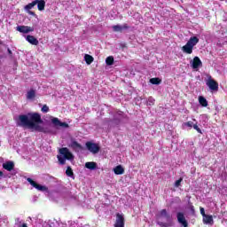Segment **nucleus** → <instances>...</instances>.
Listing matches in <instances>:
<instances>
[{"instance_id":"f257e3e1","label":"nucleus","mask_w":227,"mask_h":227,"mask_svg":"<svg viewBox=\"0 0 227 227\" xmlns=\"http://www.w3.org/2000/svg\"><path fill=\"white\" fill-rule=\"evenodd\" d=\"M14 121L17 127L30 129V130H35V132H45V128L40 125V123H43L42 114L37 112H28L27 114L15 115Z\"/></svg>"},{"instance_id":"f03ea898","label":"nucleus","mask_w":227,"mask_h":227,"mask_svg":"<svg viewBox=\"0 0 227 227\" xmlns=\"http://www.w3.org/2000/svg\"><path fill=\"white\" fill-rule=\"evenodd\" d=\"M108 114L111 118L103 119V125L107 126L108 132L113 130V129L120 130V127H125L130 121L129 115L120 109H110L108 110Z\"/></svg>"},{"instance_id":"7ed1b4c3","label":"nucleus","mask_w":227,"mask_h":227,"mask_svg":"<svg viewBox=\"0 0 227 227\" xmlns=\"http://www.w3.org/2000/svg\"><path fill=\"white\" fill-rule=\"evenodd\" d=\"M15 52H17V48L13 45H8L3 43V41L0 40V58L1 54H4L5 58H9V59H12L13 61V70H15L18 67L17 60L15 59Z\"/></svg>"},{"instance_id":"20e7f679","label":"nucleus","mask_w":227,"mask_h":227,"mask_svg":"<svg viewBox=\"0 0 227 227\" xmlns=\"http://www.w3.org/2000/svg\"><path fill=\"white\" fill-rule=\"evenodd\" d=\"M57 159L60 166H65V164H67V160H70L72 162V160L75 159V156L74 153H72L68 147H61L59 150V155L57 156Z\"/></svg>"},{"instance_id":"39448f33","label":"nucleus","mask_w":227,"mask_h":227,"mask_svg":"<svg viewBox=\"0 0 227 227\" xmlns=\"http://www.w3.org/2000/svg\"><path fill=\"white\" fill-rule=\"evenodd\" d=\"M198 43H200V37H198V35L191 36L181 50L183 51L184 54H192V51H194V47H196Z\"/></svg>"},{"instance_id":"423d86ee","label":"nucleus","mask_w":227,"mask_h":227,"mask_svg":"<svg viewBox=\"0 0 227 227\" xmlns=\"http://www.w3.org/2000/svg\"><path fill=\"white\" fill-rule=\"evenodd\" d=\"M28 184L34 187V189H36L37 191H40V192H49V188L46 185L40 184L36 183V181L33 180V178L27 176V174L20 175Z\"/></svg>"},{"instance_id":"0eeeda50","label":"nucleus","mask_w":227,"mask_h":227,"mask_svg":"<svg viewBox=\"0 0 227 227\" xmlns=\"http://www.w3.org/2000/svg\"><path fill=\"white\" fill-rule=\"evenodd\" d=\"M206 86H207L210 93H217L219 91V83L212 75L207 74V79H205Z\"/></svg>"},{"instance_id":"6e6552de","label":"nucleus","mask_w":227,"mask_h":227,"mask_svg":"<svg viewBox=\"0 0 227 227\" xmlns=\"http://www.w3.org/2000/svg\"><path fill=\"white\" fill-rule=\"evenodd\" d=\"M156 217V223H162V221H166V223H171L173 221V218H171V215L168 212V209H161L157 212L155 215Z\"/></svg>"},{"instance_id":"1a4fd4ad","label":"nucleus","mask_w":227,"mask_h":227,"mask_svg":"<svg viewBox=\"0 0 227 227\" xmlns=\"http://www.w3.org/2000/svg\"><path fill=\"white\" fill-rule=\"evenodd\" d=\"M3 169H5V171H8L7 175H11L12 176H15L17 173H19V168H15V162L12 160H7L2 164Z\"/></svg>"},{"instance_id":"9d476101","label":"nucleus","mask_w":227,"mask_h":227,"mask_svg":"<svg viewBox=\"0 0 227 227\" xmlns=\"http://www.w3.org/2000/svg\"><path fill=\"white\" fill-rule=\"evenodd\" d=\"M51 123L54 129L59 130V129H70V125L67 122H63L58 117H51Z\"/></svg>"},{"instance_id":"9b49d317","label":"nucleus","mask_w":227,"mask_h":227,"mask_svg":"<svg viewBox=\"0 0 227 227\" xmlns=\"http://www.w3.org/2000/svg\"><path fill=\"white\" fill-rule=\"evenodd\" d=\"M67 146L76 153H79V152H82V150H84V146H82V145L77 142V140L74 137L70 138Z\"/></svg>"},{"instance_id":"f8f14e48","label":"nucleus","mask_w":227,"mask_h":227,"mask_svg":"<svg viewBox=\"0 0 227 227\" xmlns=\"http://www.w3.org/2000/svg\"><path fill=\"white\" fill-rule=\"evenodd\" d=\"M85 148L88 150V152H90V153H93L94 155H97L101 150L100 144L94 143L93 141H87L85 143Z\"/></svg>"},{"instance_id":"ddd939ff","label":"nucleus","mask_w":227,"mask_h":227,"mask_svg":"<svg viewBox=\"0 0 227 227\" xmlns=\"http://www.w3.org/2000/svg\"><path fill=\"white\" fill-rule=\"evenodd\" d=\"M176 217L178 224H180V227H189V221H187V218H185V213L178 211L176 214Z\"/></svg>"},{"instance_id":"4468645a","label":"nucleus","mask_w":227,"mask_h":227,"mask_svg":"<svg viewBox=\"0 0 227 227\" xmlns=\"http://www.w3.org/2000/svg\"><path fill=\"white\" fill-rule=\"evenodd\" d=\"M190 66L194 72H198L200 68L203 67V62L201 61V59H200V57L195 56L193 59L190 60Z\"/></svg>"},{"instance_id":"2eb2a0df","label":"nucleus","mask_w":227,"mask_h":227,"mask_svg":"<svg viewBox=\"0 0 227 227\" xmlns=\"http://www.w3.org/2000/svg\"><path fill=\"white\" fill-rule=\"evenodd\" d=\"M114 227H125V215L123 213H116Z\"/></svg>"},{"instance_id":"dca6fc26","label":"nucleus","mask_w":227,"mask_h":227,"mask_svg":"<svg viewBox=\"0 0 227 227\" xmlns=\"http://www.w3.org/2000/svg\"><path fill=\"white\" fill-rule=\"evenodd\" d=\"M16 31L19 33H22V35H29V33H33L35 31V27L24 25H19L16 27Z\"/></svg>"},{"instance_id":"f3484780","label":"nucleus","mask_w":227,"mask_h":227,"mask_svg":"<svg viewBox=\"0 0 227 227\" xmlns=\"http://www.w3.org/2000/svg\"><path fill=\"white\" fill-rule=\"evenodd\" d=\"M38 223H40V224H42L43 227H59V223L56 220H47L44 221L43 220H38Z\"/></svg>"},{"instance_id":"a211bd4d","label":"nucleus","mask_w":227,"mask_h":227,"mask_svg":"<svg viewBox=\"0 0 227 227\" xmlns=\"http://www.w3.org/2000/svg\"><path fill=\"white\" fill-rule=\"evenodd\" d=\"M112 29L114 33H122L123 31H127V29H130L129 24L124 23L123 25H114Z\"/></svg>"},{"instance_id":"6ab92c4d","label":"nucleus","mask_w":227,"mask_h":227,"mask_svg":"<svg viewBox=\"0 0 227 227\" xmlns=\"http://www.w3.org/2000/svg\"><path fill=\"white\" fill-rule=\"evenodd\" d=\"M96 212H98L99 215H104V214H107L109 212V205L102 203L96 208Z\"/></svg>"},{"instance_id":"aec40b11","label":"nucleus","mask_w":227,"mask_h":227,"mask_svg":"<svg viewBox=\"0 0 227 227\" xmlns=\"http://www.w3.org/2000/svg\"><path fill=\"white\" fill-rule=\"evenodd\" d=\"M85 168L86 169H90V171H97V169H100V168H98V164L95 161H87L85 163Z\"/></svg>"},{"instance_id":"412c9836","label":"nucleus","mask_w":227,"mask_h":227,"mask_svg":"<svg viewBox=\"0 0 227 227\" xmlns=\"http://www.w3.org/2000/svg\"><path fill=\"white\" fill-rule=\"evenodd\" d=\"M24 37L28 42V43H30V45H38V43H40V42L36 37H35V35H24Z\"/></svg>"},{"instance_id":"4be33fe9","label":"nucleus","mask_w":227,"mask_h":227,"mask_svg":"<svg viewBox=\"0 0 227 227\" xmlns=\"http://www.w3.org/2000/svg\"><path fill=\"white\" fill-rule=\"evenodd\" d=\"M114 175H123L125 173V168L123 165H117L113 168Z\"/></svg>"},{"instance_id":"5701e85b","label":"nucleus","mask_w":227,"mask_h":227,"mask_svg":"<svg viewBox=\"0 0 227 227\" xmlns=\"http://www.w3.org/2000/svg\"><path fill=\"white\" fill-rule=\"evenodd\" d=\"M199 104L201 107H208V100L204 96H199Z\"/></svg>"},{"instance_id":"b1692460","label":"nucleus","mask_w":227,"mask_h":227,"mask_svg":"<svg viewBox=\"0 0 227 227\" xmlns=\"http://www.w3.org/2000/svg\"><path fill=\"white\" fill-rule=\"evenodd\" d=\"M186 208L190 211V215H192V217H196V209H194V206L192 205V202H191V200H188Z\"/></svg>"},{"instance_id":"393cba45","label":"nucleus","mask_w":227,"mask_h":227,"mask_svg":"<svg viewBox=\"0 0 227 227\" xmlns=\"http://www.w3.org/2000/svg\"><path fill=\"white\" fill-rule=\"evenodd\" d=\"M35 97H36V90L35 89H30L27 92V100H34V98H35Z\"/></svg>"},{"instance_id":"a878e982","label":"nucleus","mask_w":227,"mask_h":227,"mask_svg":"<svg viewBox=\"0 0 227 227\" xmlns=\"http://www.w3.org/2000/svg\"><path fill=\"white\" fill-rule=\"evenodd\" d=\"M204 224H214V217L210 215H206L203 216Z\"/></svg>"},{"instance_id":"bb28decb","label":"nucleus","mask_w":227,"mask_h":227,"mask_svg":"<svg viewBox=\"0 0 227 227\" xmlns=\"http://www.w3.org/2000/svg\"><path fill=\"white\" fill-rule=\"evenodd\" d=\"M37 4V10L39 12H43L45 10V0H35Z\"/></svg>"},{"instance_id":"cd10ccee","label":"nucleus","mask_w":227,"mask_h":227,"mask_svg":"<svg viewBox=\"0 0 227 227\" xmlns=\"http://www.w3.org/2000/svg\"><path fill=\"white\" fill-rule=\"evenodd\" d=\"M149 82L151 84H153L154 86H159V84H161L162 79H160L159 77L150 78Z\"/></svg>"},{"instance_id":"c85d7f7f","label":"nucleus","mask_w":227,"mask_h":227,"mask_svg":"<svg viewBox=\"0 0 227 227\" xmlns=\"http://www.w3.org/2000/svg\"><path fill=\"white\" fill-rule=\"evenodd\" d=\"M35 6H36L35 0H34L31 3L27 4V5H25L24 10H25V12H29V11L33 10V8H35Z\"/></svg>"},{"instance_id":"c756f323","label":"nucleus","mask_w":227,"mask_h":227,"mask_svg":"<svg viewBox=\"0 0 227 227\" xmlns=\"http://www.w3.org/2000/svg\"><path fill=\"white\" fill-rule=\"evenodd\" d=\"M83 59H84L85 63H87V65H91L95 59L93 58V56H91L90 54H85L83 57Z\"/></svg>"},{"instance_id":"7c9ffc66","label":"nucleus","mask_w":227,"mask_h":227,"mask_svg":"<svg viewBox=\"0 0 227 227\" xmlns=\"http://www.w3.org/2000/svg\"><path fill=\"white\" fill-rule=\"evenodd\" d=\"M106 67H113V65H114V56H108L106 59Z\"/></svg>"},{"instance_id":"2f4dec72","label":"nucleus","mask_w":227,"mask_h":227,"mask_svg":"<svg viewBox=\"0 0 227 227\" xmlns=\"http://www.w3.org/2000/svg\"><path fill=\"white\" fill-rule=\"evenodd\" d=\"M53 198H55V201H59L61 200H65V196L59 192H53L52 193Z\"/></svg>"},{"instance_id":"473e14b6","label":"nucleus","mask_w":227,"mask_h":227,"mask_svg":"<svg viewBox=\"0 0 227 227\" xmlns=\"http://www.w3.org/2000/svg\"><path fill=\"white\" fill-rule=\"evenodd\" d=\"M67 176H69L70 178H74V170H72V167L68 166L66 170Z\"/></svg>"},{"instance_id":"72a5a7b5","label":"nucleus","mask_w":227,"mask_h":227,"mask_svg":"<svg viewBox=\"0 0 227 227\" xmlns=\"http://www.w3.org/2000/svg\"><path fill=\"white\" fill-rule=\"evenodd\" d=\"M182 182H184V177H179L177 180L175 181L174 187H176V189H178L182 186Z\"/></svg>"},{"instance_id":"f704fd0d","label":"nucleus","mask_w":227,"mask_h":227,"mask_svg":"<svg viewBox=\"0 0 227 227\" xmlns=\"http://www.w3.org/2000/svg\"><path fill=\"white\" fill-rule=\"evenodd\" d=\"M146 104L147 106H154L155 98H153V97H149L146 100Z\"/></svg>"},{"instance_id":"c9c22d12","label":"nucleus","mask_w":227,"mask_h":227,"mask_svg":"<svg viewBox=\"0 0 227 227\" xmlns=\"http://www.w3.org/2000/svg\"><path fill=\"white\" fill-rule=\"evenodd\" d=\"M200 121H202V123H208V115L204 114L200 115Z\"/></svg>"},{"instance_id":"e433bc0d","label":"nucleus","mask_w":227,"mask_h":227,"mask_svg":"<svg viewBox=\"0 0 227 227\" xmlns=\"http://www.w3.org/2000/svg\"><path fill=\"white\" fill-rule=\"evenodd\" d=\"M3 178H12V175H8V173L0 170V180H3Z\"/></svg>"},{"instance_id":"4c0bfd02","label":"nucleus","mask_w":227,"mask_h":227,"mask_svg":"<svg viewBox=\"0 0 227 227\" xmlns=\"http://www.w3.org/2000/svg\"><path fill=\"white\" fill-rule=\"evenodd\" d=\"M156 224H158V226H160V227H169L170 226V224H169V223H165V222H158V223H156Z\"/></svg>"},{"instance_id":"58836bf2","label":"nucleus","mask_w":227,"mask_h":227,"mask_svg":"<svg viewBox=\"0 0 227 227\" xmlns=\"http://www.w3.org/2000/svg\"><path fill=\"white\" fill-rule=\"evenodd\" d=\"M198 122H196L195 124H193V129H194V130H197V132L199 133V134H203V131H201V129L200 128V126H198V124H197Z\"/></svg>"},{"instance_id":"ea45409f","label":"nucleus","mask_w":227,"mask_h":227,"mask_svg":"<svg viewBox=\"0 0 227 227\" xmlns=\"http://www.w3.org/2000/svg\"><path fill=\"white\" fill-rule=\"evenodd\" d=\"M42 113L47 114L50 111V108L47 105H43L41 108Z\"/></svg>"},{"instance_id":"a19ab883","label":"nucleus","mask_w":227,"mask_h":227,"mask_svg":"<svg viewBox=\"0 0 227 227\" xmlns=\"http://www.w3.org/2000/svg\"><path fill=\"white\" fill-rule=\"evenodd\" d=\"M183 125L184 127H188L189 129H192V127L194 126V122L190 121L184 122Z\"/></svg>"},{"instance_id":"79ce46f5","label":"nucleus","mask_w":227,"mask_h":227,"mask_svg":"<svg viewBox=\"0 0 227 227\" xmlns=\"http://www.w3.org/2000/svg\"><path fill=\"white\" fill-rule=\"evenodd\" d=\"M218 192H219V194H226V192H227V188L224 187V186H223L222 188L219 187V188H218Z\"/></svg>"},{"instance_id":"37998d69","label":"nucleus","mask_w":227,"mask_h":227,"mask_svg":"<svg viewBox=\"0 0 227 227\" xmlns=\"http://www.w3.org/2000/svg\"><path fill=\"white\" fill-rule=\"evenodd\" d=\"M27 13H28V15H32V17H35V19H38V15H36L33 11H27Z\"/></svg>"},{"instance_id":"c03bdc74","label":"nucleus","mask_w":227,"mask_h":227,"mask_svg":"<svg viewBox=\"0 0 227 227\" xmlns=\"http://www.w3.org/2000/svg\"><path fill=\"white\" fill-rule=\"evenodd\" d=\"M4 223L5 224L8 223V218L6 216H4V218L1 217L0 215V224L1 223Z\"/></svg>"},{"instance_id":"a18cd8bd","label":"nucleus","mask_w":227,"mask_h":227,"mask_svg":"<svg viewBox=\"0 0 227 227\" xmlns=\"http://www.w3.org/2000/svg\"><path fill=\"white\" fill-rule=\"evenodd\" d=\"M200 215H202V217H205L207 215V214L205 213V208L200 207Z\"/></svg>"},{"instance_id":"49530a36","label":"nucleus","mask_w":227,"mask_h":227,"mask_svg":"<svg viewBox=\"0 0 227 227\" xmlns=\"http://www.w3.org/2000/svg\"><path fill=\"white\" fill-rule=\"evenodd\" d=\"M0 91L3 93L4 91H6V87L4 85H0Z\"/></svg>"},{"instance_id":"de8ad7c7","label":"nucleus","mask_w":227,"mask_h":227,"mask_svg":"<svg viewBox=\"0 0 227 227\" xmlns=\"http://www.w3.org/2000/svg\"><path fill=\"white\" fill-rule=\"evenodd\" d=\"M28 219H29L30 221H33V218H31L30 216L28 217Z\"/></svg>"},{"instance_id":"09e8293b","label":"nucleus","mask_w":227,"mask_h":227,"mask_svg":"<svg viewBox=\"0 0 227 227\" xmlns=\"http://www.w3.org/2000/svg\"><path fill=\"white\" fill-rule=\"evenodd\" d=\"M36 198H38V197H35V198H34V200H35V201H36Z\"/></svg>"},{"instance_id":"8fccbe9b","label":"nucleus","mask_w":227,"mask_h":227,"mask_svg":"<svg viewBox=\"0 0 227 227\" xmlns=\"http://www.w3.org/2000/svg\"><path fill=\"white\" fill-rule=\"evenodd\" d=\"M22 227H27V226H26V225H23Z\"/></svg>"},{"instance_id":"3c124183","label":"nucleus","mask_w":227,"mask_h":227,"mask_svg":"<svg viewBox=\"0 0 227 227\" xmlns=\"http://www.w3.org/2000/svg\"><path fill=\"white\" fill-rule=\"evenodd\" d=\"M193 121H196V120H195V119H193Z\"/></svg>"},{"instance_id":"603ef678","label":"nucleus","mask_w":227,"mask_h":227,"mask_svg":"<svg viewBox=\"0 0 227 227\" xmlns=\"http://www.w3.org/2000/svg\"><path fill=\"white\" fill-rule=\"evenodd\" d=\"M158 178H161L160 176H158Z\"/></svg>"}]
</instances>
